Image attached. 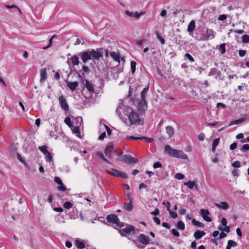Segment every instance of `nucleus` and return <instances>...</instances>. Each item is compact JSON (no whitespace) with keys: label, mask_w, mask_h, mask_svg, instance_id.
Masks as SVG:
<instances>
[{"label":"nucleus","mask_w":249,"mask_h":249,"mask_svg":"<svg viewBox=\"0 0 249 249\" xmlns=\"http://www.w3.org/2000/svg\"><path fill=\"white\" fill-rule=\"evenodd\" d=\"M103 48H98L96 50L88 49L86 51L79 53L78 56L81 57L83 63H86L89 60H99L100 58L103 57Z\"/></svg>","instance_id":"f257e3e1"},{"label":"nucleus","mask_w":249,"mask_h":249,"mask_svg":"<svg viewBox=\"0 0 249 249\" xmlns=\"http://www.w3.org/2000/svg\"><path fill=\"white\" fill-rule=\"evenodd\" d=\"M164 152L172 157L184 160L188 159V156L182 151L173 149L169 145L165 146Z\"/></svg>","instance_id":"f03ea898"},{"label":"nucleus","mask_w":249,"mask_h":249,"mask_svg":"<svg viewBox=\"0 0 249 249\" xmlns=\"http://www.w3.org/2000/svg\"><path fill=\"white\" fill-rule=\"evenodd\" d=\"M134 244L140 249H143L146 245L150 243L149 238L143 233H141L138 237V241L132 240Z\"/></svg>","instance_id":"7ed1b4c3"},{"label":"nucleus","mask_w":249,"mask_h":249,"mask_svg":"<svg viewBox=\"0 0 249 249\" xmlns=\"http://www.w3.org/2000/svg\"><path fill=\"white\" fill-rule=\"evenodd\" d=\"M132 111V107L124 105L119 106L116 108V113L121 119L128 116Z\"/></svg>","instance_id":"20e7f679"},{"label":"nucleus","mask_w":249,"mask_h":249,"mask_svg":"<svg viewBox=\"0 0 249 249\" xmlns=\"http://www.w3.org/2000/svg\"><path fill=\"white\" fill-rule=\"evenodd\" d=\"M128 120L130 125H139L143 124L139 115L133 110L128 115Z\"/></svg>","instance_id":"39448f33"},{"label":"nucleus","mask_w":249,"mask_h":249,"mask_svg":"<svg viewBox=\"0 0 249 249\" xmlns=\"http://www.w3.org/2000/svg\"><path fill=\"white\" fill-rule=\"evenodd\" d=\"M119 159L120 161H123L127 164H135L138 162V160L130 155L122 154L119 155Z\"/></svg>","instance_id":"423d86ee"},{"label":"nucleus","mask_w":249,"mask_h":249,"mask_svg":"<svg viewBox=\"0 0 249 249\" xmlns=\"http://www.w3.org/2000/svg\"><path fill=\"white\" fill-rule=\"evenodd\" d=\"M135 228L131 225H128L125 228L122 229H119V232L122 236H125L127 234H130L132 232L133 234L135 233Z\"/></svg>","instance_id":"0eeeda50"},{"label":"nucleus","mask_w":249,"mask_h":249,"mask_svg":"<svg viewBox=\"0 0 249 249\" xmlns=\"http://www.w3.org/2000/svg\"><path fill=\"white\" fill-rule=\"evenodd\" d=\"M107 172L109 174L116 177H120L124 179L128 178V176L126 174L123 173L114 168H111V171L107 170Z\"/></svg>","instance_id":"6e6552de"},{"label":"nucleus","mask_w":249,"mask_h":249,"mask_svg":"<svg viewBox=\"0 0 249 249\" xmlns=\"http://www.w3.org/2000/svg\"><path fill=\"white\" fill-rule=\"evenodd\" d=\"M215 75H216L215 77V79L219 78L221 81H223L224 79V77L222 76L221 72L219 70L215 68H212L208 73V76H211Z\"/></svg>","instance_id":"1a4fd4ad"},{"label":"nucleus","mask_w":249,"mask_h":249,"mask_svg":"<svg viewBox=\"0 0 249 249\" xmlns=\"http://www.w3.org/2000/svg\"><path fill=\"white\" fill-rule=\"evenodd\" d=\"M58 101L61 108L65 111H68L69 109V107L64 96L63 95L60 96L58 98Z\"/></svg>","instance_id":"9d476101"},{"label":"nucleus","mask_w":249,"mask_h":249,"mask_svg":"<svg viewBox=\"0 0 249 249\" xmlns=\"http://www.w3.org/2000/svg\"><path fill=\"white\" fill-rule=\"evenodd\" d=\"M138 109L142 112L145 111L147 109V104L146 99L141 98L138 102Z\"/></svg>","instance_id":"9b49d317"},{"label":"nucleus","mask_w":249,"mask_h":249,"mask_svg":"<svg viewBox=\"0 0 249 249\" xmlns=\"http://www.w3.org/2000/svg\"><path fill=\"white\" fill-rule=\"evenodd\" d=\"M200 213L204 220L209 222L212 221V219L208 216V215L210 214L209 211L208 210L202 209L200 210Z\"/></svg>","instance_id":"f8f14e48"},{"label":"nucleus","mask_w":249,"mask_h":249,"mask_svg":"<svg viewBox=\"0 0 249 249\" xmlns=\"http://www.w3.org/2000/svg\"><path fill=\"white\" fill-rule=\"evenodd\" d=\"M200 213L204 220L209 222L212 221V219L208 216V215L210 214L209 211L208 210L202 209L200 210Z\"/></svg>","instance_id":"ddd939ff"},{"label":"nucleus","mask_w":249,"mask_h":249,"mask_svg":"<svg viewBox=\"0 0 249 249\" xmlns=\"http://www.w3.org/2000/svg\"><path fill=\"white\" fill-rule=\"evenodd\" d=\"M214 32L212 29H207L206 34L204 36V39L208 40L212 39L214 37Z\"/></svg>","instance_id":"4468645a"},{"label":"nucleus","mask_w":249,"mask_h":249,"mask_svg":"<svg viewBox=\"0 0 249 249\" xmlns=\"http://www.w3.org/2000/svg\"><path fill=\"white\" fill-rule=\"evenodd\" d=\"M70 60L71 61V63H70L69 59L67 61L68 64L70 66L71 64H72L73 66L78 65L79 64V60L78 56L76 55H72L71 58Z\"/></svg>","instance_id":"2eb2a0df"},{"label":"nucleus","mask_w":249,"mask_h":249,"mask_svg":"<svg viewBox=\"0 0 249 249\" xmlns=\"http://www.w3.org/2000/svg\"><path fill=\"white\" fill-rule=\"evenodd\" d=\"M125 13L126 15L131 18H136L137 19H139L140 17V16L143 14L144 12H141V13L139 14L137 12H130L128 10H126L125 11Z\"/></svg>","instance_id":"dca6fc26"},{"label":"nucleus","mask_w":249,"mask_h":249,"mask_svg":"<svg viewBox=\"0 0 249 249\" xmlns=\"http://www.w3.org/2000/svg\"><path fill=\"white\" fill-rule=\"evenodd\" d=\"M107 220L108 222L115 224L118 221V217L115 214H109L107 216Z\"/></svg>","instance_id":"f3484780"},{"label":"nucleus","mask_w":249,"mask_h":249,"mask_svg":"<svg viewBox=\"0 0 249 249\" xmlns=\"http://www.w3.org/2000/svg\"><path fill=\"white\" fill-rule=\"evenodd\" d=\"M196 28V23L195 20H191L187 28V31L189 32V35H191L192 33L194 32Z\"/></svg>","instance_id":"a211bd4d"},{"label":"nucleus","mask_w":249,"mask_h":249,"mask_svg":"<svg viewBox=\"0 0 249 249\" xmlns=\"http://www.w3.org/2000/svg\"><path fill=\"white\" fill-rule=\"evenodd\" d=\"M85 87L90 92H93L94 91V88L93 84L89 82L88 79H85Z\"/></svg>","instance_id":"6ab92c4d"},{"label":"nucleus","mask_w":249,"mask_h":249,"mask_svg":"<svg viewBox=\"0 0 249 249\" xmlns=\"http://www.w3.org/2000/svg\"><path fill=\"white\" fill-rule=\"evenodd\" d=\"M206 233L204 231L198 230L195 232L194 237L196 239L198 240L201 238Z\"/></svg>","instance_id":"aec40b11"},{"label":"nucleus","mask_w":249,"mask_h":249,"mask_svg":"<svg viewBox=\"0 0 249 249\" xmlns=\"http://www.w3.org/2000/svg\"><path fill=\"white\" fill-rule=\"evenodd\" d=\"M67 85L71 91H74L78 86V82L77 81L73 82L67 81Z\"/></svg>","instance_id":"412c9836"},{"label":"nucleus","mask_w":249,"mask_h":249,"mask_svg":"<svg viewBox=\"0 0 249 249\" xmlns=\"http://www.w3.org/2000/svg\"><path fill=\"white\" fill-rule=\"evenodd\" d=\"M214 205L217 208L222 209L223 210H227L229 208V206L226 202H221L220 203H215Z\"/></svg>","instance_id":"4be33fe9"},{"label":"nucleus","mask_w":249,"mask_h":249,"mask_svg":"<svg viewBox=\"0 0 249 249\" xmlns=\"http://www.w3.org/2000/svg\"><path fill=\"white\" fill-rule=\"evenodd\" d=\"M166 132L169 138L173 137L175 134V130L172 126H168L165 127Z\"/></svg>","instance_id":"5701e85b"},{"label":"nucleus","mask_w":249,"mask_h":249,"mask_svg":"<svg viewBox=\"0 0 249 249\" xmlns=\"http://www.w3.org/2000/svg\"><path fill=\"white\" fill-rule=\"evenodd\" d=\"M110 55L114 61L118 62L119 63H120V56L119 54L115 52H110Z\"/></svg>","instance_id":"b1692460"},{"label":"nucleus","mask_w":249,"mask_h":249,"mask_svg":"<svg viewBox=\"0 0 249 249\" xmlns=\"http://www.w3.org/2000/svg\"><path fill=\"white\" fill-rule=\"evenodd\" d=\"M132 199H130L129 203H124V207L125 210L127 211L130 212L132 210L133 206L132 203Z\"/></svg>","instance_id":"393cba45"},{"label":"nucleus","mask_w":249,"mask_h":249,"mask_svg":"<svg viewBox=\"0 0 249 249\" xmlns=\"http://www.w3.org/2000/svg\"><path fill=\"white\" fill-rule=\"evenodd\" d=\"M184 185L187 186L190 189H193L195 186H196V188L197 187L196 182L191 180H189L187 182H184Z\"/></svg>","instance_id":"a878e982"},{"label":"nucleus","mask_w":249,"mask_h":249,"mask_svg":"<svg viewBox=\"0 0 249 249\" xmlns=\"http://www.w3.org/2000/svg\"><path fill=\"white\" fill-rule=\"evenodd\" d=\"M75 243L76 247L79 249H83L85 247V245L84 242L80 241L78 239H76L75 240Z\"/></svg>","instance_id":"bb28decb"},{"label":"nucleus","mask_w":249,"mask_h":249,"mask_svg":"<svg viewBox=\"0 0 249 249\" xmlns=\"http://www.w3.org/2000/svg\"><path fill=\"white\" fill-rule=\"evenodd\" d=\"M47 78V72L45 69H42L40 71V80L41 82H44Z\"/></svg>","instance_id":"cd10ccee"},{"label":"nucleus","mask_w":249,"mask_h":249,"mask_svg":"<svg viewBox=\"0 0 249 249\" xmlns=\"http://www.w3.org/2000/svg\"><path fill=\"white\" fill-rule=\"evenodd\" d=\"M149 90V85L145 87L141 93V99H146V95Z\"/></svg>","instance_id":"c85d7f7f"},{"label":"nucleus","mask_w":249,"mask_h":249,"mask_svg":"<svg viewBox=\"0 0 249 249\" xmlns=\"http://www.w3.org/2000/svg\"><path fill=\"white\" fill-rule=\"evenodd\" d=\"M81 71H82V70H80L76 71V74H77L78 77L79 78L81 82L82 83L84 84V82L85 81V80H84L85 74H84V72H82V73H81Z\"/></svg>","instance_id":"c756f323"},{"label":"nucleus","mask_w":249,"mask_h":249,"mask_svg":"<svg viewBox=\"0 0 249 249\" xmlns=\"http://www.w3.org/2000/svg\"><path fill=\"white\" fill-rule=\"evenodd\" d=\"M245 120V118H240L238 120H235L232 121L230 122V124H229V126H231L233 124H238L243 122H244Z\"/></svg>","instance_id":"7c9ffc66"},{"label":"nucleus","mask_w":249,"mask_h":249,"mask_svg":"<svg viewBox=\"0 0 249 249\" xmlns=\"http://www.w3.org/2000/svg\"><path fill=\"white\" fill-rule=\"evenodd\" d=\"M236 245V242L232 240H230L228 241V244L226 246V249H231L232 247H235Z\"/></svg>","instance_id":"2f4dec72"},{"label":"nucleus","mask_w":249,"mask_h":249,"mask_svg":"<svg viewBox=\"0 0 249 249\" xmlns=\"http://www.w3.org/2000/svg\"><path fill=\"white\" fill-rule=\"evenodd\" d=\"M96 154L100 159H101L104 161H105L106 162L108 163L109 164H111V162L109 161H108V160H107L105 157V156H104V154H103V153L102 152L98 151L97 152Z\"/></svg>","instance_id":"473e14b6"},{"label":"nucleus","mask_w":249,"mask_h":249,"mask_svg":"<svg viewBox=\"0 0 249 249\" xmlns=\"http://www.w3.org/2000/svg\"><path fill=\"white\" fill-rule=\"evenodd\" d=\"M192 223L194 225H195L197 227H201V228L204 227V224L196 220L194 218H193L192 219Z\"/></svg>","instance_id":"72a5a7b5"},{"label":"nucleus","mask_w":249,"mask_h":249,"mask_svg":"<svg viewBox=\"0 0 249 249\" xmlns=\"http://www.w3.org/2000/svg\"><path fill=\"white\" fill-rule=\"evenodd\" d=\"M218 50L221 54L225 53L226 52V44L222 43V44H220L219 48H218Z\"/></svg>","instance_id":"f704fd0d"},{"label":"nucleus","mask_w":249,"mask_h":249,"mask_svg":"<svg viewBox=\"0 0 249 249\" xmlns=\"http://www.w3.org/2000/svg\"><path fill=\"white\" fill-rule=\"evenodd\" d=\"M155 34L156 35L157 39L160 41L161 44L162 45L164 44H165V40L163 38H162L160 36V34L158 31H155Z\"/></svg>","instance_id":"c9c22d12"},{"label":"nucleus","mask_w":249,"mask_h":249,"mask_svg":"<svg viewBox=\"0 0 249 249\" xmlns=\"http://www.w3.org/2000/svg\"><path fill=\"white\" fill-rule=\"evenodd\" d=\"M177 227L178 229L180 230H184L185 229V224L182 221H179L177 223Z\"/></svg>","instance_id":"e433bc0d"},{"label":"nucleus","mask_w":249,"mask_h":249,"mask_svg":"<svg viewBox=\"0 0 249 249\" xmlns=\"http://www.w3.org/2000/svg\"><path fill=\"white\" fill-rule=\"evenodd\" d=\"M64 122L69 127H73L72 122L70 117H66L64 120Z\"/></svg>","instance_id":"4c0bfd02"},{"label":"nucleus","mask_w":249,"mask_h":249,"mask_svg":"<svg viewBox=\"0 0 249 249\" xmlns=\"http://www.w3.org/2000/svg\"><path fill=\"white\" fill-rule=\"evenodd\" d=\"M136 62L134 61H131L130 63L131 71L133 74L136 71Z\"/></svg>","instance_id":"58836bf2"},{"label":"nucleus","mask_w":249,"mask_h":249,"mask_svg":"<svg viewBox=\"0 0 249 249\" xmlns=\"http://www.w3.org/2000/svg\"><path fill=\"white\" fill-rule=\"evenodd\" d=\"M38 149L40 150V151L44 154H46L47 152H49L48 150V146L47 145H43L42 146H39Z\"/></svg>","instance_id":"ea45409f"},{"label":"nucleus","mask_w":249,"mask_h":249,"mask_svg":"<svg viewBox=\"0 0 249 249\" xmlns=\"http://www.w3.org/2000/svg\"><path fill=\"white\" fill-rule=\"evenodd\" d=\"M44 155L45 159L47 162H51V161H52V157L49 151L47 152V153Z\"/></svg>","instance_id":"a19ab883"},{"label":"nucleus","mask_w":249,"mask_h":249,"mask_svg":"<svg viewBox=\"0 0 249 249\" xmlns=\"http://www.w3.org/2000/svg\"><path fill=\"white\" fill-rule=\"evenodd\" d=\"M167 210L169 212L170 216L174 219L176 218L178 216V214L176 212H174L170 210L169 207H167Z\"/></svg>","instance_id":"79ce46f5"},{"label":"nucleus","mask_w":249,"mask_h":249,"mask_svg":"<svg viewBox=\"0 0 249 249\" xmlns=\"http://www.w3.org/2000/svg\"><path fill=\"white\" fill-rule=\"evenodd\" d=\"M50 136L52 137H54L55 139L57 138L58 135H57L56 131L54 130H51L49 132Z\"/></svg>","instance_id":"37998d69"},{"label":"nucleus","mask_w":249,"mask_h":249,"mask_svg":"<svg viewBox=\"0 0 249 249\" xmlns=\"http://www.w3.org/2000/svg\"><path fill=\"white\" fill-rule=\"evenodd\" d=\"M242 41L243 43L246 44L249 42V36L244 35L242 37Z\"/></svg>","instance_id":"c03bdc74"},{"label":"nucleus","mask_w":249,"mask_h":249,"mask_svg":"<svg viewBox=\"0 0 249 249\" xmlns=\"http://www.w3.org/2000/svg\"><path fill=\"white\" fill-rule=\"evenodd\" d=\"M242 152H246L249 150V144H244L240 149Z\"/></svg>","instance_id":"a18cd8bd"},{"label":"nucleus","mask_w":249,"mask_h":249,"mask_svg":"<svg viewBox=\"0 0 249 249\" xmlns=\"http://www.w3.org/2000/svg\"><path fill=\"white\" fill-rule=\"evenodd\" d=\"M72 205L70 201L66 202L63 205V207L66 209H70L72 207Z\"/></svg>","instance_id":"49530a36"},{"label":"nucleus","mask_w":249,"mask_h":249,"mask_svg":"<svg viewBox=\"0 0 249 249\" xmlns=\"http://www.w3.org/2000/svg\"><path fill=\"white\" fill-rule=\"evenodd\" d=\"M231 165L235 168H239L241 166V163L239 161L236 160L232 163Z\"/></svg>","instance_id":"de8ad7c7"},{"label":"nucleus","mask_w":249,"mask_h":249,"mask_svg":"<svg viewBox=\"0 0 249 249\" xmlns=\"http://www.w3.org/2000/svg\"><path fill=\"white\" fill-rule=\"evenodd\" d=\"M185 57H186L191 62H194L195 61V59L193 57L188 53H187L185 54Z\"/></svg>","instance_id":"09e8293b"},{"label":"nucleus","mask_w":249,"mask_h":249,"mask_svg":"<svg viewBox=\"0 0 249 249\" xmlns=\"http://www.w3.org/2000/svg\"><path fill=\"white\" fill-rule=\"evenodd\" d=\"M175 178L178 180H181L185 178V176L181 173H177L175 175Z\"/></svg>","instance_id":"8fccbe9b"},{"label":"nucleus","mask_w":249,"mask_h":249,"mask_svg":"<svg viewBox=\"0 0 249 249\" xmlns=\"http://www.w3.org/2000/svg\"><path fill=\"white\" fill-rule=\"evenodd\" d=\"M111 150L106 149L104 151V152L106 155V156L108 158H110L111 157Z\"/></svg>","instance_id":"3c124183"},{"label":"nucleus","mask_w":249,"mask_h":249,"mask_svg":"<svg viewBox=\"0 0 249 249\" xmlns=\"http://www.w3.org/2000/svg\"><path fill=\"white\" fill-rule=\"evenodd\" d=\"M57 189L59 191H65L67 189L66 187L62 183V185H60L57 187Z\"/></svg>","instance_id":"603ef678"},{"label":"nucleus","mask_w":249,"mask_h":249,"mask_svg":"<svg viewBox=\"0 0 249 249\" xmlns=\"http://www.w3.org/2000/svg\"><path fill=\"white\" fill-rule=\"evenodd\" d=\"M55 36H53L52 37L50 38V39H49V45L47 46L44 47L43 48V49H44V50L47 49L52 45L53 38Z\"/></svg>","instance_id":"864d4df0"},{"label":"nucleus","mask_w":249,"mask_h":249,"mask_svg":"<svg viewBox=\"0 0 249 249\" xmlns=\"http://www.w3.org/2000/svg\"><path fill=\"white\" fill-rule=\"evenodd\" d=\"M173 84L176 86H179L180 85V81H179V78H175L173 81Z\"/></svg>","instance_id":"5fc2aeb1"},{"label":"nucleus","mask_w":249,"mask_h":249,"mask_svg":"<svg viewBox=\"0 0 249 249\" xmlns=\"http://www.w3.org/2000/svg\"><path fill=\"white\" fill-rule=\"evenodd\" d=\"M54 180L57 184H58L59 185H62L63 182L59 177H55Z\"/></svg>","instance_id":"6e6d98bb"},{"label":"nucleus","mask_w":249,"mask_h":249,"mask_svg":"<svg viewBox=\"0 0 249 249\" xmlns=\"http://www.w3.org/2000/svg\"><path fill=\"white\" fill-rule=\"evenodd\" d=\"M150 214L152 215L157 216L160 214V211L159 209L156 208L153 212H151Z\"/></svg>","instance_id":"4d7b16f0"},{"label":"nucleus","mask_w":249,"mask_h":249,"mask_svg":"<svg viewBox=\"0 0 249 249\" xmlns=\"http://www.w3.org/2000/svg\"><path fill=\"white\" fill-rule=\"evenodd\" d=\"M161 166H162V164L159 161H157V162H155L153 166L154 168H160V167H161Z\"/></svg>","instance_id":"13d9d810"},{"label":"nucleus","mask_w":249,"mask_h":249,"mask_svg":"<svg viewBox=\"0 0 249 249\" xmlns=\"http://www.w3.org/2000/svg\"><path fill=\"white\" fill-rule=\"evenodd\" d=\"M205 137V134L204 133H201L198 136V139L200 141H204Z\"/></svg>","instance_id":"bf43d9fd"},{"label":"nucleus","mask_w":249,"mask_h":249,"mask_svg":"<svg viewBox=\"0 0 249 249\" xmlns=\"http://www.w3.org/2000/svg\"><path fill=\"white\" fill-rule=\"evenodd\" d=\"M220 107H221L223 109H225L227 107V106L226 105H225L224 104L222 103H217L216 107L219 108Z\"/></svg>","instance_id":"052dcab7"},{"label":"nucleus","mask_w":249,"mask_h":249,"mask_svg":"<svg viewBox=\"0 0 249 249\" xmlns=\"http://www.w3.org/2000/svg\"><path fill=\"white\" fill-rule=\"evenodd\" d=\"M219 138L215 139L213 142L212 145L216 147L219 143Z\"/></svg>","instance_id":"680f3d73"},{"label":"nucleus","mask_w":249,"mask_h":249,"mask_svg":"<svg viewBox=\"0 0 249 249\" xmlns=\"http://www.w3.org/2000/svg\"><path fill=\"white\" fill-rule=\"evenodd\" d=\"M171 232L173 235L176 237H178L179 236V232L175 229H173L171 230Z\"/></svg>","instance_id":"e2e57ef3"},{"label":"nucleus","mask_w":249,"mask_h":249,"mask_svg":"<svg viewBox=\"0 0 249 249\" xmlns=\"http://www.w3.org/2000/svg\"><path fill=\"white\" fill-rule=\"evenodd\" d=\"M237 146V143L236 142H234L230 145V149L231 150H233L235 148H236Z\"/></svg>","instance_id":"0e129e2a"},{"label":"nucleus","mask_w":249,"mask_h":249,"mask_svg":"<svg viewBox=\"0 0 249 249\" xmlns=\"http://www.w3.org/2000/svg\"><path fill=\"white\" fill-rule=\"evenodd\" d=\"M82 70L84 72H86V73H89L90 71L89 69L88 68V66H87L86 65L83 66Z\"/></svg>","instance_id":"69168bd1"},{"label":"nucleus","mask_w":249,"mask_h":249,"mask_svg":"<svg viewBox=\"0 0 249 249\" xmlns=\"http://www.w3.org/2000/svg\"><path fill=\"white\" fill-rule=\"evenodd\" d=\"M106 149L111 150L112 151L113 149V145L112 143H108L106 147Z\"/></svg>","instance_id":"338daca9"},{"label":"nucleus","mask_w":249,"mask_h":249,"mask_svg":"<svg viewBox=\"0 0 249 249\" xmlns=\"http://www.w3.org/2000/svg\"><path fill=\"white\" fill-rule=\"evenodd\" d=\"M246 54V51L244 50H240L239 51V55L240 57H244Z\"/></svg>","instance_id":"774afa93"}]
</instances>
